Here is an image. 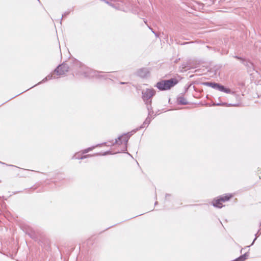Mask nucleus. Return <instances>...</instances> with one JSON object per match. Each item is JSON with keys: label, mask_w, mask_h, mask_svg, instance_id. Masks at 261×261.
<instances>
[{"label": "nucleus", "mask_w": 261, "mask_h": 261, "mask_svg": "<svg viewBox=\"0 0 261 261\" xmlns=\"http://www.w3.org/2000/svg\"><path fill=\"white\" fill-rule=\"evenodd\" d=\"M72 70L76 74L83 75L85 77H96L105 79L108 78V74H104L101 71L93 70L77 60H75L73 62Z\"/></svg>", "instance_id": "obj_1"}, {"label": "nucleus", "mask_w": 261, "mask_h": 261, "mask_svg": "<svg viewBox=\"0 0 261 261\" xmlns=\"http://www.w3.org/2000/svg\"><path fill=\"white\" fill-rule=\"evenodd\" d=\"M69 69V66L66 63H63L62 64L58 66V67L54 70L53 73L48 74L47 76L44 78L42 81L38 83L37 85L46 82L48 80H50L52 79L56 78V76L54 75L55 74H56L57 75H64L68 71Z\"/></svg>", "instance_id": "obj_2"}, {"label": "nucleus", "mask_w": 261, "mask_h": 261, "mask_svg": "<svg viewBox=\"0 0 261 261\" xmlns=\"http://www.w3.org/2000/svg\"><path fill=\"white\" fill-rule=\"evenodd\" d=\"M178 83L176 78H171L169 80H163L158 82L155 87L160 91H165L170 89Z\"/></svg>", "instance_id": "obj_3"}, {"label": "nucleus", "mask_w": 261, "mask_h": 261, "mask_svg": "<svg viewBox=\"0 0 261 261\" xmlns=\"http://www.w3.org/2000/svg\"><path fill=\"white\" fill-rule=\"evenodd\" d=\"M128 134H124L123 135L119 136L117 139H115V141L114 142H111L110 144H107V143H103L101 144H98L96 146H99L103 145H106L107 146H112L118 143V141H120L121 144L124 143L125 145L124 149L122 150V151L126 150V145L129 139V136H128Z\"/></svg>", "instance_id": "obj_4"}, {"label": "nucleus", "mask_w": 261, "mask_h": 261, "mask_svg": "<svg viewBox=\"0 0 261 261\" xmlns=\"http://www.w3.org/2000/svg\"><path fill=\"white\" fill-rule=\"evenodd\" d=\"M202 85L204 86H206L208 87H210L214 89L218 90L221 92H223L226 93H230L231 90L229 88H226L222 85H221L219 83L211 82H206L202 83Z\"/></svg>", "instance_id": "obj_5"}, {"label": "nucleus", "mask_w": 261, "mask_h": 261, "mask_svg": "<svg viewBox=\"0 0 261 261\" xmlns=\"http://www.w3.org/2000/svg\"><path fill=\"white\" fill-rule=\"evenodd\" d=\"M232 197L231 195H225V196H220L217 199L213 201V205L215 207L221 208L223 206L222 202H225L230 199Z\"/></svg>", "instance_id": "obj_6"}, {"label": "nucleus", "mask_w": 261, "mask_h": 261, "mask_svg": "<svg viewBox=\"0 0 261 261\" xmlns=\"http://www.w3.org/2000/svg\"><path fill=\"white\" fill-rule=\"evenodd\" d=\"M155 91L153 88H147L142 92V98L144 101H151V98L155 94Z\"/></svg>", "instance_id": "obj_7"}, {"label": "nucleus", "mask_w": 261, "mask_h": 261, "mask_svg": "<svg viewBox=\"0 0 261 261\" xmlns=\"http://www.w3.org/2000/svg\"><path fill=\"white\" fill-rule=\"evenodd\" d=\"M151 115H149V114H148V116L145 121H144L143 123L141 126H140L139 127H138L136 129H133L134 133H136L137 131L140 130L141 128L147 127L148 125L150 124L151 121Z\"/></svg>", "instance_id": "obj_8"}, {"label": "nucleus", "mask_w": 261, "mask_h": 261, "mask_svg": "<svg viewBox=\"0 0 261 261\" xmlns=\"http://www.w3.org/2000/svg\"><path fill=\"white\" fill-rule=\"evenodd\" d=\"M149 70L147 68H142L138 70L137 74L141 77H147L149 74Z\"/></svg>", "instance_id": "obj_9"}, {"label": "nucleus", "mask_w": 261, "mask_h": 261, "mask_svg": "<svg viewBox=\"0 0 261 261\" xmlns=\"http://www.w3.org/2000/svg\"><path fill=\"white\" fill-rule=\"evenodd\" d=\"M24 231L31 238L35 239L36 238L35 231L32 228L28 227L25 228Z\"/></svg>", "instance_id": "obj_10"}, {"label": "nucleus", "mask_w": 261, "mask_h": 261, "mask_svg": "<svg viewBox=\"0 0 261 261\" xmlns=\"http://www.w3.org/2000/svg\"><path fill=\"white\" fill-rule=\"evenodd\" d=\"M144 102L146 105V108L148 110V114H149V115H152L153 114V111L151 106L152 100L144 101Z\"/></svg>", "instance_id": "obj_11"}, {"label": "nucleus", "mask_w": 261, "mask_h": 261, "mask_svg": "<svg viewBox=\"0 0 261 261\" xmlns=\"http://www.w3.org/2000/svg\"><path fill=\"white\" fill-rule=\"evenodd\" d=\"M233 57L238 60H240L241 63L246 66H249V65L253 66V64L252 63H251L250 62L246 61L244 58H243L241 57H239L238 56H233Z\"/></svg>", "instance_id": "obj_12"}, {"label": "nucleus", "mask_w": 261, "mask_h": 261, "mask_svg": "<svg viewBox=\"0 0 261 261\" xmlns=\"http://www.w3.org/2000/svg\"><path fill=\"white\" fill-rule=\"evenodd\" d=\"M177 102L178 104L182 105H186L188 104V102L186 99H185L183 96H180L177 97Z\"/></svg>", "instance_id": "obj_13"}, {"label": "nucleus", "mask_w": 261, "mask_h": 261, "mask_svg": "<svg viewBox=\"0 0 261 261\" xmlns=\"http://www.w3.org/2000/svg\"><path fill=\"white\" fill-rule=\"evenodd\" d=\"M92 155L90 154H87V155H81L78 153H75L72 157V159H78V160H83L84 159H86L89 156H91Z\"/></svg>", "instance_id": "obj_14"}, {"label": "nucleus", "mask_w": 261, "mask_h": 261, "mask_svg": "<svg viewBox=\"0 0 261 261\" xmlns=\"http://www.w3.org/2000/svg\"><path fill=\"white\" fill-rule=\"evenodd\" d=\"M106 3H107L108 5H109V6H111L112 7H113L116 9H118V7L117 6V5L111 3V2H110L108 1H106Z\"/></svg>", "instance_id": "obj_15"}, {"label": "nucleus", "mask_w": 261, "mask_h": 261, "mask_svg": "<svg viewBox=\"0 0 261 261\" xmlns=\"http://www.w3.org/2000/svg\"><path fill=\"white\" fill-rule=\"evenodd\" d=\"M94 148H95V146H93V147H90L87 149H85L84 150H83V153H86L88 152L89 151H91Z\"/></svg>", "instance_id": "obj_16"}, {"label": "nucleus", "mask_w": 261, "mask_h": 261, "mask_svg": "<svg viewBox=\"0 0 261 261\" xmlns=\"http://www.w3.org/2000/svg\"><path fill=\"white\" fill-rule=\"evenodd\" d=\"M110 154H113V153L111 151H107L105 152L102 154V155H106Z\"/></svg>", "instance_id": "obj_17"}, {"label": "nucleus", "mask_w": 261, "mask_h": 261, "mask_svg": "<svg viewBox=\"0 0 261 261\" xmlns=\"http://www.w3.org/2000/svg\"><path fill=\"white\" fill-rule=\"evenodd\" d=\"M110 154H113V153L111 151H107L105 152L102 154V155H106Z\"/></svg>", "instance_id": "obj_18"}, {"label": "nucleus", "mask_w": 261, "mask_h": 261, "mask_svg": "<svg viewBox=\"0 0 261 261\" xmlns=\"http://www.w3.org/2000/svg\"><path fill=\"white\" fill-rule=\"evenodd\" d=\"M258 232H259V231L257 232V233L256 234H255V238H254V239L253 240V242H252V244H251V245H252L254 244V243L255 241L256 240L257 238V237H258V236H257V235H258V234H259V233H258Z\"/></svg>", "instance_id": "obj_19"}, {"label": "nucleus", "mask_w": 261, "mask_h": 261, "mask_svg": "<svg viewBox=\"0 0 261 261\" xmlns=\"http://www.w3.org/2000/svg\"><path fill=\"white\" fill-rule=\"evenodd\" d=\"M258 232H259V231L257 232V233L256 234H255V238H254V239L253 240V242H252V244H251V245H252L254 244V243L255 241L256 240L257 238V237H258V236H257V235H258V234H259V233H258Z\"/></svg>", "instance_id": "obj_20"}, {"label": "nucleus", "mask_w": 261, "mask_h": 261, "mask_svg": "<svg viewBox=\"0 0 261 261\" xmlns=\"http://www.w3.org/2000/svg\"><path fill=\"white\" fill-rule=\"evenodd\" d=\"M258 232H259V231L257 232V233L256 234H255V238H254V239L253 240V242H252V244H251V245H252L254 244V243L255 241L256 240L257 238V237H258V236H257V235H258V234H259V233H258Z\"/></svg>", "instance_id": "obj_21"}, {"label": "nucleus", "mask_w": 261, "mask_h": 261, "mask_svg": "<svg viewBox=\"0 0 261 261\" xmlns=\"http://www.w3.org/2000/svg\"><path fill=\"white\" fill-rule=\"evenodd\" d=\"M70 12H65L63 14H62V18H61V20L62 19V18H63V17H65V16H67L68 15H69Z\"/></svg>", "instance_id": "obj_22"}, {"label": "nucleus", "mask_w": 261, "mask_h": 261, "mask_svg": "<svg viewBox=\"0 0 261 261\" xmlns=\"http://www.w3.org/2000/svg\"><path fill=\"white\" fill-rule=\"evenodd\" d=\"M134 133L133 130L132 132H129V133H127V134H128V136H129V138H130V136H132Z\"/></svg>", "instance_id": "obj_23"}, {"label": "nucleus", "mask_w": 261, "mask_h": 261, "mask_svg": "<svg viewBox=\"0 0 261 261\" xmlns=\"http://www.w3.org/2000/svg\"><path fill=\"white\" fill-rule=\"evenodd\" d=\"M171 195L169 194H166V196H165V199L166 200H167L168 199V197H170Z\"/></svg>", "instance_id": "obj_24"}, {"label": "nucleus", "mask_w": 261, "mask_h": 261, "mask_svg": "<svg viewBox=\"0 0 261 261\" xmlns=\"http://www.w3.org/2000/svg\"><path fill=\"white\" fill-rule=\"evenodd\" d=\"M149 29H150V30H151L152 32V33H153L155 34V35L156 36H157V34H156V33H155V32L153 31V29H152V28H151L150 27H149Z\"/></svg>", "instance_id": "obj_25"}, {"label": "nucleus", "mask_w": 261, "mask_h": 261, "mask_svg": "<svg viewBox=\"0 0 261 261\" xmlns=\"http://www.w3.org/2000/svg\"><path fill=\"white\" fill-rule=\"evenodd\" d=\"M215 106H221V105H224V103H218L215 104Z\"/></svg>", "instance_id": "obj_26"}, {"label": "nucleus", "mask_w": 261, "mask_h": 261, "mask_svg": "<svg viewBox=\"0 0 261 261\" xmlns=\"http://www.w3.org/2000/svg\"><path fill=\"white\" fill-rule=\"evenodd\" d=\"M127 83H125V82H120V84H121V85L126 84Z\"/></svg>", "instance_id": "obj_27"}, {"label": "nucleus", "mask_w": 261, "mask_h": 261, "mask_svg": "<svg viewBox=\"0 0 261 261\" xmlns=\"http://www.w3.org/2000/svg\"><path fill=\"white\" fill-rule=\"evenodd\" d=\"M157 203H158V202H157V201H156V202H155V203H154L155 205H156V204H157Z\"/></svg>", "instance_id": "obj_28"}, {"label": "nucleus", "mask_w": 261, "mask_h": 261, "mask_svg": "<svg viewBox=\"0 0 261 261\" xmlns=\"http://www.w3.org/2000/svg\"><path fill=\"white\" fill-rule=\"evenodd\" d=\"M120 151H116V152H115L114 153H119Z\"/></svg>", "instance_id": "obj_29"}, {"label": "nucleus", "mask_w": 261, "mask_h": 261, "mask_svg": "<svg viewBox=\"0 0 261 261\" xmlns=\"http://www.w3.org/2000/svg\"><path fill=\"white\" fill-rule=\"evenodd\" d=\"M0 163H1V164H5V163H3V162H1V161H0Z\"/></svg>", "instance_id": "obj_30"}]
</instances>
